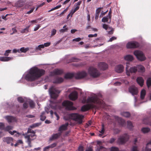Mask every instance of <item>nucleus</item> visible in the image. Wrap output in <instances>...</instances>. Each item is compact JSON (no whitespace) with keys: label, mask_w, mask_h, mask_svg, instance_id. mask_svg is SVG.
Masks as SVG:
<instances>
[{"label":"nucleus","mask_w":151,"mask_h":151,"mask_svg":"<svg viewBox=\"0 0 151 151\" xmlns=\"http://www.w3.org/2000/svg\"><path fill=\"white\" fill-rule=\"evenodd\" d=\"M45 71L36 67L31 68L25 76V79L28 81H34L45 74Z\"/></svg>","instance_id":"1"},{"label":"nucleus","mask_w":151,"mask_h":151,"mask_svg":"<svg viewBox=\"0 0 151 151\" xmlns=\"http://www.w3.org/2000/svg\"><path fill=\"white\" fill-rule=\"evenodd\" d=\"M35 132L30 128L28 129L27 133L22 134V135L24 136L25 139H27L26 142L28 143V146L31 147V142L36 138V136L35 134Z\"/></svg>","instance_id":"2"},{"label":"nucleus","mask_w":151,"mask_h":151,"mask_svg":"<svg viewBox=\"0 0 151 151\" xmlns=\"http://www.w3.org/2000/svg\"><path fill=\"white\" fill-rule=\"evenodd\" d=\"M49 91L51 97L54 99L57 98L60 92L59 90L53 86L49 88Z\"/></svg>","instance_id":"3"},{"label":"nucleus","mask_w":151,"mask_h":151,"mask_svg":"<svg viewBox=\"0 0 151 151\" xmlns=\"http://www.w3.org/2000/svg\"><path fill=\"white\" fill-rule=\"evenodd\" d=\"M88 73L90 76L93 78H96L100 75L99 71L95 68L91 67L88 69Z\"/></svg>","instance_id":"4"},{"label":"nucleus","mask_w":151,"mask_h":151,"mask_svg":"<svg viewBox=\"0 0 151 151\" xmlns=\"http://www.w3.org/2000/svg\"><path fill=\"white\" fill-rule=\"evenodd\" d=\"M71 116L72 119L77 122L78 123L81 124L82 123V119L83 117V116L77 114H71Z\"/></svg>","instance_id":"5"},{"label":"nucleus","mask_w":151,"mask_h":151,"mask_svg":"<svg viewBox=\"0 0 151 151\" xmlns=\"http://www.w3.org/2000/svg\"><path fill=\"white\" fill-rule=\"evenodd\" d=\"M134 54L137 59L140 61H144L146 59L143 52L141 51L136 50L134 52Z\"/></svg>","instance_id":"6"},{"label":"nucleus","mask_w":151,"mask_h":151,"mask_svg":"<svg viewBox=\"0 0 151 151\" xmlns=\"http://www.w3.org/2000/svg\"><path fill=\"white\" fill-rule=\"evenodd\" d=\"M129 136L126 134L120 136L118 139L117 142L119 144H122L126 142L129 139Z\"/></svg>","instance_id":"7"},{"label":"nucleus","mask_w":151,"mask_h":151,"mask_svg":"<svg viewBox=\"0 0 151 151\" xmlns=\"http://www.w3.org/2000/svg\"><path fill=\"white\" fill-rule=\"evenodd\" d=\"M62 105L65 107L66 109L67 110H72L76 109V108L73 106V103L72 102L68 101H64L62 103Z\"/></svg>","instance_id":"8"},{"label":"nucleus","mask_w":151,"mask_h":151,"mask_svg":"<svg viewBox=\"0 0 151 151\" xmlns=\"http://www.w3.org/2000/svg\"><path fill=\"white\" fill-rule=\"evenodd\" d=\"M88 102V103H94L98 104H100L101 101L98 99L97 96L95 95L94 96L89 98L87 99Z\"/></svg>","instance_id":"9"},{"label":"nucleus","mask_w":151,"mask_h":151,"mask_svg":"<svg viewBox=\"0 0 151 151\" xmlns=\"http://www.w3.org/2000/svg\"><path fill=\"white\" fill-rule=\"evenodd\" d=\"M139 44L136 42H130L127 44L126 47L127 48H136L139 46Z\"/></svg>","instance_id":"10"},{"label":"nucleus","mask_w":151,"mask_h":151,"mask_svg":"<svg viewBox=\"0 0 151 151\" xmlns=\"http://www.w3.org/2000/svg\"><path fill=\"white\" fill-rule=\"evenodd\" d=\"M129 67L127 65L126 67V73L127 76H129L130 73H135L137 71V66H134L131 68L129 71L128 70Z\"/></svg>","instance_id":"11"},{"label":"nucleus","mask_w":151,"mask_h":151,"mask_svg":"<svg viewBox=\"0 0 151 151\" xmlns=\"http://www.w3.org/2000/svg\"><path fill=\"white\" fill-rule=\"evenodd\" d=\"M103 28L107 30L108 34L109 35H112L113 34L114 30L112 28L110 27L108 25L103 24Z\"/></svg>","instance_id":"12"},{"label":"nucleus","mask_w":151,"mask_h":151,"mask_svg":"<svg viewBox=\"0 0 151 151\" xmlns=\"http://www.w3.org/2000/svg\"><path fill=\"white\" fill-rule=\"evenodd\" d=\"M87 75V73L85 71L79 72L76 74L75 77L77 79L82 78L86 76Z\"/></svg>","instance_id":"13"},{"label":"nucleus","mask_w":151,"mask_h":151,"mask_svg":"<svg viewBox=\"0 0 151 151\" xmlns=\"http://www.w3.org/2000/svg\"><path fill=\"white\" fill-rule=\"evenodd\" d=\"M69 99L73 101L75 100L78 97V93L76 91H74L70 93L69 95Z\"/></svg>","instance_id":"14"},{"label":"nucleus","mask_w":151,"mask_h":151,"mask_svg":"<svg viewBox=\"0 0 151 151\" xmlns=\"http://www.w3.org/2000/svg\"><path fill=\"white\" fill-rule=\"evenodd\" d=\"M93 107L94 106L92 104H87L82 106L81 107V110L82 111H85L88 110L90 108H93Z\"/></svg>","instance_id":"15"},{"label":"nucleus","mask_w":151,"mask_h":151,"mask_svg":"<svg viewBox=\"0 0 151 151\" xmlns=\"http://www.w3.org/2000/svg\"><path fill=\"white\" fill-rule=\"evenodd\" d=\"M129 91L133 95H137L138 93L137 88L134 86L130 87L129 88Z\"/></svg>","instance_id":"16"},{"label":"nucleus","mask_w":151,"mask_h":151,"mask_svg":"<svg viewBox=\"0 0 151 151\" xmlns=\"http://www.w3.org/2000/svg\"><path fill=\"white\" fill-rule=\"evenodd\" d=\"M63 73V70L59 69H55L51 73V75L52 76L57 75H60Z\"/></svg>","instance_id":"17"},{"label":"nucleus","mask_w":151,"mask_h":151,"mask_svg":"<svg viewBox=\"0 0 151 151\" xmlns=\"http://www.w3.org/2000/svg\"><path fill=\"white\" fill-rule=\"evenodd\" d=\"M4 118L9 123L15 122L16 121L15 118L12 116H8L4 117Z\"/></svg>","instance_id":"18"},{"label":"nucleus","mask_w":151,"mask_h":151,"mask_svg":"<svg viewBox=\"0 0 151 151\" xmlns=\"http://www.w3.org/2000/svg\"><path fill=\"white\" fill-rule=\"evenodd\" d=\"M124 69V67L123 65H117L115 68V71L118 73L122 72Z\"/></svg>","instance_id":"19"},{"label":"nucleus","mask_w":151,"mask_h":151,"mask_svg":"<svg viewBox=\"0 0 151 151\" xmlns=\"http://www.w3.org/2000/svg\"><path fill=\"white\" fill-rule=\"evenodd\" d=\"M99 68L101 70H105L108 68L107 65L103 62L99 63L98 65Z\"/></svg>","instance_id":"20"},{"label":"nucleus","mask_w":151,"mask_h":151,"mask_svg":"<svg viewBox=\"0 0 151 151\" xmlns=\"http://www.w3.org/2000/svg\"><path fill=\"white\" fill-rule=\"evenodd\" d=\"M68 125V123H66L65 124L62 125L60 126L58 129V131L60 132L61 133L64 130H66L67 129V127Z\"/></svg>","instance_id":"21"},{"label":"nucleus","mask_w":151,"mask_h":151,"mask_svg":"<svg viewBox=\"0 0 151 151\" xmlns=\"http://www.w3.org/2000/svg\"><path fill=\"white\" fill-rule=\"evenodd\" d=\"M13 59L12 57H1L0 61L2 62H7Z\"/></svg>","instance_id":"22"},{"label":"nucleus","mask_w":151,"mask_h":151,"mask_svg":"<svg viewBox=\"0 0 151 151\" xmlns=\"http://www.w3.org/2000/svg\"><path fill=\"white\" fill-rule=\"evenodd\" d=\"M137 70L140 73H143L145 71V67L142 65H137Z\"/></svg>","instance_id":"23"},{"label":"nucleus","mask_w":151,"mask_h":151,"mask_svg":"<svg viewBox=\"0 0 151 151\" xmlns=\"http://www.w3.org/2000/svg\"><path fill=\"white\" fill-rule=\"evenodd\" d=\"M61 135V133L60 132L58 133L54 134L51 137H50V140H52L54 139H56L58 138Z\"/></svg>","instance_id":"24"},{"label":"nucleus","mask_w":151,"mask_h":151,"mask_svg":"<svg viewBox=\"0 0 151 151\" xmlns=\"http://www.w3.org/2000/svg\"><path fill=\"white\" fill-rule=\"evenodd\" d=\"M137 81L138 83L141 86H142L143 85L144 80L141 77H138L137 79Z\"/></svg>","instance_id":"25"},{"label":"nucleus","mask_w":151,"mask_h":151,"mask_svg":"<svg viewBox=\"0 0 151 151\" xmlns=\"http://www.w3.org/2000/svg\"><path fill=\"white\" fill-rule=\"evenodd\" d=\"M13 139L12 137H8L4 138L3 141L4 142H6L7 144H9L12 142Z\"/></svg>","instance_id":"26"},{"label":"nucleus","mask_w":151,"mask_h":151,"mask_svg":"<svg viewBox=\"0 0 151 151\" xmlns=\"http://www.w3.org/2000/svg\"><path fill=\"white\" fill-rule=\"evenodd\" d=\"M63 79L62 78H56L55 80L53 81L54 83H62L63 81Z\"/></svg>","instance_id":"27"},{"label":"nucleus","mask_w":151,"mask_h":151,"mask_svg":"<svg viewBox=\"0 0 151 151\" xmlns=\"http://www.w3.org/2000/svg\"><path fill=\"white\" fill-rule=\"evenodd\" d=\"M143 151H151V140L147 143L146 148Z\"/></svg>","instance_id":"28"},{"label":"nucleus","mask_w":151,"mask_h":151,"mask_svg":"<svg viewBox=\"0 0 151 151\" xmlns=\"http://www.w3.org/2000/svg\"><path fill=\"white\" fill-rule=\"evenodd\" d=\"M124 59L127 61H132L133 60V58L132 55H127L124 57Z\"/></svg>","instance_id":"29"},{"label":"nucleus","mask_w":151,"mask_h":151,"mask_svg":"<svg viewBox=\"0 0 151 151\" xmlns=\"http://www.w3.org/2000/svg\"><path fill=\"white\" fill-rule=\"evenodd\" d=\"M74 76V74L72 73H68L64 76V78L66 79L71 78Z\"/></svg>","instance_id":"30"},{"label":"nucleus","mask_w":151,"mask_h":151,"mask_svg":"<svg viewBox=\"0 0 151 151\" xmlns=\"http://www.w3.org/2000/svg\"><path fill=\"white\" fill-rule=\"evenodd\" d=\"M30 107L31 108H33L35 107V104L34 101L32 100H29L27 101Z\"/></svg>","instance_id":"31"},{"label":"nucleus","mask_w":151,"mask_h":151,"mask_svg":"<svg viewBox=\"0 0 151 151\" xmlns=\"http://www.w3.org/2000/svg\"><path fill=\"white\" fill-rule=\"evenodd\" d=\"M74 9H72L70 11V14H71V17H72L73 14L77 11L79 9V7L78 6H75Z\"/></svg>","instance_id":"32"},{"label":"nucleus","mask_w":151,"mask_h":151,"mask_svg":"<svg viewBox=\"0 0 151 151\" xmlns=\"http://www.w3.org/2000/svg\"><path fill=\"white\" fill-rule=\"evenodd\" d=\"M9 133L11 134L12 135H13L14 134V133H16L14 135V136L16 137L19 136V135H21V134L19 132H17L15 130H14L13 131H9Z\"/></svg>","instance_id":"33"},{"label":"nucleus","mask_w":151,"mask_h":151,"mask_svg":"<svg viewBox=\"0 0 151 151\" xmlns=\"http://www.w3.org/2000/svg\"><path fill=\"white\" fill-rule=\"evenodd\" d=\"M146 95V91L144 89L142 90L141 92L140 98L142 99H143Z\"/></svg>","instance_id":"34"},{"label":"nucleus","mask_w":151,"mask_h":151,"mask_svg":"<svg viewBox=\"0 0 151 151\" xmlns=\"http://www.w3.org/2000/svg\"><path fill=\"white\" fill-rule=\"evenodd\" d=\"M121 115L125 117H128L130 116V113L127 112H123L121 113Z\"/></svg>","instance_id":"35"},{"label":"nucleus","mask_w":151,"mask_h":151,"mask_svg":"<svg viewBox=\"0 0 151 151\" xmlns=\"http://www.w3.org/2000/svg\"><path fill=\"white\" fill-rule=\"evenodd\" d=\"M29 49V47L24 48V47H21L19 50V52L20 51L22 52L25 53L28 51Z\"/></svg>","instance_id":"36"},{"label":"nucleus","mask_w":151,"mask_h":151,"mask_svg":"<svg viewBox=\"0 0 151 151\" xmlns=\"http://www.w3.org/2000/svg\"><path fill=\"white\" fill-rule=\"evenodd\" d=\"M13 127L12 126L8 125L5 127L4 130L5 131H8L9 132V131H10V130H12L13 128Z\"/></svg>","instance_id":"37"},{"label":"nucleus","mask_w":151,"mask_h":151,"mask_svg":"<svg viewBox=\"0 0 151 151\" xmlns=\"http://www.w3.org/2000/svg\"><path fill=\"white\" fill-rule=\"evenodd\" d=\"M118 122L122 126H124L125 124L124 121L120 118H118Z\"/></svg>","instance_id":"38"},{"label":"nucleus","mask_w":151,"mask_h":151,"mask_svg":"<svg viewBox=\"0 0 151 151\" xmlns=\"http://www.w3.org/2000/svg\"><path fill=\"white\" fill-rule=\"evenodd\" d=\"M45 112H42L40 115V119L42 121H44L46 119V117L45 115Z\"/></svg>","instance_id":"39"},{"label":"nucleus","mask_w":151,"mask_h":151,"mask_svg":"<svg viewBox=\"0 0 151 151\" xmlns=\"http://www.w3.org/2000/svg\"><path fill=\"white\" fill-rule=\"evenodd\" d=\"M142 132L144 133H147L150 131V129L148 127L143 128L142 129Z\"/></svg>","instance_id":"40"},{"label":"nucleus","mask_w":151,"mask_h":151,"mask_svg":"<svg viewBox=\"0 0 151 151\" xmlns=\"http://www.w3.org/2000/svg\"><path fill=\"white\" fill-rule=\"evenodd\" d=\"M30 26L27 27L25 28L22 29L21 30V32L22 33H27L29 32V28Z\"/></svg>","instance_id":"41"},{"label":"nucleus","mask_w":151,"mask_h":151,"mask_svg":"<svg viewBox=\"0 0 151 151\" xmlns=\"http://www.w3.org/2000/svg\"><path fill=\"white\" fill-rule=\"evenodd\" d=\"M41 124L40 123H35L30 126V127L32 128H33L40 125Z\"/></svg>","instance_id":"42"},{"label":"nucleus","mask_w":151,"mask_h":151,"mask_svg":"<svg viewBox=\"0 0 151 151\" xmlns=\"http://www.w3.org/2000/svg\"><path fill=\"white\" fill-rule=\"evenodd\" d=\"M66 25H64L63 27V29H60L59 31L60 32L63 33L65 32H67L68 30V28H66Z\"/></svg>","instance_id":"43"},{"label":"nucleus","mask_w":151,"mask_h":151,"mask_svg":"<svg viewBox=\"0 0 151 151\" xmlns=\"http://www.w3.org/2000/svg\"><path fill=\"white\" fill-rule=\"evenodd\" d=\"M127 127L130 129H131L133 127V124L131 122L129 121L127 122Z\"/></svg>","instance_id":"44"},{"label":"nucleus","mask_w":151,"mask_h":151,"mask_svg":"<svg viewBox=\"0 0 151 151\" xmlns=\"http://www.w3.org/2000/svg\"><path fill=\"white\" fill-rule=\"evenodd\" d=\"M44 48L43 44L40 45L36 47V49L37 50H40L41 48Z\"/></svg>","instance_id":"45"},{"label":"nucleus","mask_w":151,"mask_h":151,"mask_svg":"<svg viewBox=\"0 0 151 151\" xmlns=\"http://www.w3.org/2000/svg\"><path fill=\"white\" fill-rule=\"evenodd\" d=\"M147 83L148 88L151 86V78H149L147 79Z\"/></svg>","instance_id":"46"},{"label":"nucleus","mask_w":151,"mask_h":151,"mask_svg":"<svg viewBox=\"0 0 151 151\" xmlns=\"http://www.w3.org/2000/svg\"><path fill=\"white\" fill-rule=\"evenodd\" d=\"M104 131L105 129L104 125V124H102L101 129L99 130V132L100 133H101L102 134H104Z\"/></svg>","instance_id":"47"},{"label":"nucleus","mask_w":151,"mask_h":151,"mask_svg":"<svg viewBox=\"0 0 151 151\" xmlns=\"http://www.w3.org/2000/svg\"><path fill=\"white\" fill-rule=\"evenodd\" d=\"M29 104L27 102V101L26 102L24 103L23 104V107L24 109H27L28 107Z\"/></svg>","instance_id":"48"},{"label":"nucleus","mask_w":151,"mask_h":151,"mask_svg":"<svg viewBox=\"0 0 151 151\" xmlns=\"http://www.w3.org/2000/svg\"><path fill=\"white\" fill-rule=\"evenodd\" d=\"M109 19L108 17H104L102 19V21L104 22H107L108 21V19Z\"/></svg>","instance_id":"49"},{"label":"nucleus","mask_w":151,"mask_h":151,"mask_svg":"<svg viewBox=\"0 0 151 151\" xmlns=\"http://www.w3.org/2000/svg\"><path fill=\"white\" fill-rule=\"evenodd\" d=\"M5 128L4 124L3 123L0 122V129H4Z\"/></svg>","instance_id":"50"},{"label":"nucleus","mask_w":151,"mask_h":151,"mask_svg":"<svg viewBox=\"0 0 151 151\" xmlns=\"http://www.w3.org/2000/svg\"><path fill=\"white\" fill-rule=\"evenodd\" d=\"M61 6V5H58L57 6H56L54 8L51 9L50 10H49L48 11V12H50V11H53L54 10H55L57 9H58L60 8Z\"/></svg>","instance_id":"51"},{"label":"nucleus","mask_w":151,"mask_h":151,"mask_svg":"<svg viewBox=\"0 0 151 151\" xmlns=\"http://www.w3.org/2000/svg\"><path fill=\"white\" fill-rule=\"evenodd\" d=\"M51 107L53 109H55L56 108V106L57 104L56 103L53 104L52 102H51L50 104Z\"/></svg>","instance_id":"52"},{"label":"nucleus","mask_w":151,"mask_h":151,"mask_svg":"<svg viewBox=\"0 0 151 151\" xmlns=\"http://www.w3.org/2000/svg\"><path fill=\"white\" fill-rule=\"evenodd\" d=\"M11 50H9L6 51L5 53H4V55L6 56H8L9 55V53L11 52Z\"/></svg>","instance_id":"53"},{"label":"nucleus","mask_w":151,"mask_h":151,"mask_svg":"<svg viewBox=\"0 0 151 151\" xmlns=\"http://www.w3.org/2000/svg\"><path fill=\"white\" fill-rule=\"evenodd\" d=\"M56 33V30L55 29H53L51 31V36H52L55 34Z\"/></svg>","instance_id":"54"},{"label":"nucleus","mask_w":151,"mask_h":151,"mask_svg":"<svg viewBox=\"0 0 151 151\" xmlns=\"http://www.w3.org/2000/svg\"><path fill=\"white\" fill-rule=\"evenodd\" d=\"M18 101L20 103H23L24 101V99L22 97H19L17 98Z\"/></svg>","instance_id":"55"},{"label":"nucleus","mask_w":151,"mask_h":151,"mask_svg":"<svg viewBox=\"0 0 151 151\" xmlns=\"http://www.w3.org/2000/svg\"><path fill=\"white\" fill-rule=\"evenodd\" d=\"M82 1H80L77 3L75 4H74V6H77L79 7L80 8V6L81 4V3Z\"/></svg>","instance_id":"56"},{"label":"nucleus","mask_w":151,"mask_h":151,"mask_svg":"<svg viewBox=\"0 0 151 151\" xmlns=\"http://www.w3.org/2000/svg\"><path fill=\"white\" fill-rule=\"evenodd\" d=\"M18 3L19 4L18 5V6L20 7L22 6L24 4V3L22 1H19Z\"/></svg>","instance_id":"57"},{"label":"nucleus","mask_w":151,"mask_h":151,"mask_svg":"<svg viewBox=\"0 0 151 151\" xmlns=\"http://www.w3.org/2000/svg\"><path fill=\"white\" fill-rule=\"evenodd\" d=\"M56 145H57L56 143H53L51 144V145H49L48 146H49V147L50 148H52L54 147H55L56 146Z\"/></svg>","instance_id":"58"},{"label":"nucleus","mask_w":151,"mask_h":151,"mask_svg":"<svg viewBox=\"0 0 151 151\" xmlns=\"http://www.w3.org/2000/svg\"><path fill=\"white\" fill-rule=\"evenodd\" d=\"M111 151H119L117 147H112L111 149Z\"/></svg>","instance_id":"59"},{"label":"nucleus","mask_w":151,"mask_h":151,"mask_svg":"<svg viewBox=\"0 0 151 151\" xmlns=\"http://www.w3.org/2000/svg\"><path fill=\"white\" fill-rule=\"evenodd\" d=\"M51 43L50 42H47L45 43L44 45V47H47L49 46L50 45Z\"/></svg>","instance_id":"60"},{"label":"nucleus","mask_w":151,"mask_h":151,"mask_svg":"<svg viewBox=\"0 0 151 151\" xmlns=\"http://www.w3.org/2000/svg\"><path fill=\"white\" fill-rule=\"evenodd\" d=\"M97 36V34H95L94 35L90 34L88 35V37H96Z\"/></svg>","instance_id":"61"},{"label":"nucleus","mask_w":151,"mask_h":151,"mask_svg":"<svg viewBox=\"0 0 151 151\" xmlns=\"http://www.w3.org/2000/svg\"><path fill=\"white\" fill-rule=\"evenodd\" d=\"M132 151H138L137 147L134 146H133L132 150Z\"/></svg>","instance_id":"62"},{"label":"nucleus","mask_w":151,"mask_h":151,"mask_svg":"<svg viewBox=\"0 0 151 151\" xmlns=\"http://www.w3.org/2000/svg\"><path fill=\"white\" fill-rule=\"evenodd\" d=\"M104 149V147L102 146L98 147L97 149L96 150V151H100L101 150Z\"/></svg>","instance_id":"63"},{"label":"nucleus","mask_w":151,"mask_h":151,"mask_svg":"<svg viewBox=\"0 0 151 151\" xmlns=\"http://www.w3.org/2000/svg\"><path fill=\"white\" fill-rule=\"evenodd\" d=\"M50 149L48 146L45 147L43 149V151H48L49 149Z\"/></svg>","instance_id":"64"}]
</instances>
